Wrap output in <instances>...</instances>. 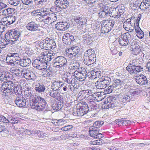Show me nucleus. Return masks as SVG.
I'll return each mask as SVG.
<instances>
[{
	"mask_svg": "<svg viewBox=\"0 0 150 150\" xmlns=\"http://www.w3.org/2000/svg\"><path fill=\"white\" fill-rule=\"evenodd\" d=\"M19 54L17 52L9 53L7 54L6 59L8 57H13V60L14 65H20L21 59L19 56Z\"/></svg>",
	"mask_w": 150,
	"mask_h": 150,
	"instance_id": "obj_19",
	"label": "nucleus"
},
{
	"mask_svg": "<svg viewBox=\"0 0 150 150\" xmlns=\"http://www.w3.org/2000/svg\"><path fill=\"white\" fill-rule=\"evenodd\" d=\"M63 106V103L61 102H59L58 103H55L52 106V108L53 110H60Z\"/></svg>",
	"mask_w": 150,
	"mask_h": 150,
	"instance_id": "obj_48",
	"label": "nucleus"
},
{
	"mask_svg": "<svg viewBox=\"0 0 150 150\" xmlns=\"http://www.w3.org/2000/svg\"><path fill=\"white\" fill-rule=\"evenodd\" d=\"M25 97L29 98L30 100L31 97L34 96L31 93V90L29 88L25 91Z\"/></svg>",
	"mask_w": 150,
	"mask_h": 150,
	"instance_id": "obj_55",
	"label": "nucleus"
},
{
	"mask_svg": "<svg viewBox=\"0 0 150 150\" xmlns=\"http://www.w3.org/2000/svg\"><path fill=\"white\" fill-rule=\"evenodd\" d=\"M48 38H46L45 39L42 40L39 44L40 48L42 49L49 50Z\"/></svg>",
	"mask_w": 150,
	"mask_h": 150,
	"instance_id": "obj_39",
	"label": "nucleus"
},
{
	"mask_svg": "<svg viewBox=\"0 0 150 150\" xmlns=\"http://www.w3.org/2000/svg\"><path fill=\"white\" fill-rule=\"evenodd\" d=\"M16 104L18 107H22L28 105V102L23 98L17 97L15 100Z\"/></svg>",
	"mask_w": 150,
	"mask_h": 150,
	"instance_id": "obj_23",
	"label": "nucleus"
},
{
	"mask_svg": "<svg viewBox=\"0 0 150 150\" xmlns=\"http://www.w3.org/2000/svg\"><path fill=\"white\" fill-rule=\"evenodd\" d=\"M34 130L31 131L30 130L28 129H23V135H30L32 134H34Z\"/></svg>",
	"mask_w": 150,
	"mask_h": 150,
	"instance_id": "obj_59",
	"label": "nucleus"
},
{
	"mask_svg": "<svg viewBox=\"0 0 150 150\" xmlns=\"http://www.w3.org/2000/svg\"><path fill=\"white\" fill-rule=\"evenodd\" d=\"M132 98L129 93H125L123 95L121 93L119 96L116 95L114 96H109L107 98V101H105L103 108L106 109H112L117 106L118 103L125 105L127 102H129Z\"/></svg>",
	"mask_w": 150,
	"mask_h": 150,
	"instance_id": "obj_1",
	"label": "nucleus"
},
{
	"mask_svg": "<svg viewBox=\"0 0 150 150\" xmlns=\"http://www.w3.org/2000/svg\"><path fill=\"white\" fill-rule=\"evenodd\" d=\"M94 100L91 99L90 100L87 101V102L92 109L96 110L98 108V105Z\"/></svg>",
	"mask_w": 150,
	"mask_h": 150,
	"instance_id": "obj_46",
	"label": "nucleus"
},
{
	"mask_svg": "<svg viewBox=\"0 0 150 150\" xmlns=\"http://www.w3.org/2000/svg\"><path fill=\"white\" fill-rule=\"evenodd\" d=\"M11 71L13 73L14 75H16V76H20V70L19 69L17 68L13 67L11 69Z\"/></svg>",
	"mask_w": 150,
	"mask_h": 150,
	"instance_id": "obj_51",
	"label": "nucleus"
},
{
	"mask_svg": "<svg viewBox=\"0 0 150 150\" xmlns=\"http://www.w3.org/2000/svg\"><path fill=\"white\" fill-rule=\"evenodd\" d=\"M48 44L49 45L48 48L49 50L51 49L52 50L54 49L56 47V43L54 41V39H52V38H48Z\"/></svg>",
	"mask_w": 150,
	"mask_h": 150,
	"instance_id": "obj_41",
	"label": "nucleus"
},
{
	"mask_svg": "<svg viewBox=\"0 0 150 150\" xmlns=\"http://www.w3.org/2000/svg\"><path fill=\"white\" fill-rule=\"evenodd\" d=\"M136 60L134 59L132 60V62L131 63H129L127 67H126L127 70V69H128V68H132V67H134V66H135L137 65V63H136Z\"/></svg>",
	"mask_w": 150,
	"mask_h": 150,
	"instance_id": "obj_60",
	"label": "nucleus"
},
{
	"mask_svg": "<svg viewBox=\"0 0 150 150\" xmlns=\"http://www.w3.org/2000/svg\"><path fill=\"white\" fill-rule=\"evenodd\" d=\"M122 84V81L119 79H116L113 80L112 82V84L110 85L112 86V88L115 90L120 88L121 85Z\"/></svg>",
	"mask_w": 150,
	"mask_h": 150,
	"instance_id": "obj_35",
	"label": "nucleus"
},
{
	"mask_svg": "<svg viewBox=\"0 0 150 150\" xmlns=\"http://www.w3.org/2000/svg\"><path fill=\"white\" fill-rule=\"evenodd\" d=\"M42 70L43 71V75L45 77H50L52 76V70L51 67H49L48 69L46 65V67Z\"/></svg>",
	"mask_w": 150,
	"mask_h": 150,
	"instance_id": "obj_38",
	"label": "nucleus"
},
{
	"mask_svg": "<svg viewBox=\"0 0 150 150\" xmlns=\"http://www.w3.org/2000/svg\"><path fill=\"white\" fill-rule=\"evenodd\" d=\"M80 66L79 63L77 61L73 62L71 64V68L73 69H76V70L79 68Z\"/></svg>",
	"mask_w": 150,
	"mask_h": 150,
	"instance_id": "obj_52",
	"label": "nucleus"
},
{
	"mask_svg": "<svg viewBox=\"0 0 150 150\" xmlns=\"http://www.w3.org/2000/svg\"><path fill=\"white\" fill-rule=\"evenodd\" d=\"M136 34L137 36L140 39H142L144 37V32L142 30L139 26L135 27Z\"/></svg>",
	"mask_w": 150,
	"mask_h": 150,
	"instance_id": "obj_42",
	"label": "nucleus"
},
{
	"mask_svg": "<svg viewBox=\"0 0 150 150\" xmlns=\"http://www.w3.org/2000/svg\"><path fill=\"white\" fill-rule=\"evenodd\" d=\"M104 122L103 121H98L95 122L93 125L92 127H95L96 128L98 127L99 128L103 124Z\"/></svg>",
	"mask_w": 150,
	"mask_h": 150,
	"instance_id": "obj_54",
	"label": "nucleus"
},
{
	"mask_svg": "<svg viewBox=\"0 0 150 150\" xmlns=\"http://www.w3.org/2000/svg\"><path fill=\"white\" fill-rule=\"evenodd\" d=\"M95 86L97 88L101 89L106 88V86L104 84L101 79L99 78L95 83Z\"/></svg>",
	"mask_w": 150,
	"mask_h": 150,
	"instance_id": "obj_43",
	"label": "nucleus"
},
{
	"mask_svg": "<svg viewBox=\"0 0 150 150\" xmlns=\"http://www.w3.org/2000/svg\"><path fill=\"white\" fill-rule=\"evenodd\" d=\"M54 3L56 6H52L50 8V11L52 12H61L69 6V2L67 0H55Z\"/></svg>",
	"mask_w": 150,
	"mask_h": 150,
	"instance_id": "obj_5",
	"label": "nucleus"
},
{
	"mask_svg": "<svg viewBox=\"0 0 150 150\" xmlns=\"http://www.w3.org/2000/svg\"><path fill=\"white\" fill-rule=\"evenodd\" d=\"M102 33H106L110 32L113 28L115 21L112 20H104L101 22Z\"/></svg>",
	"mask_w": 150,
	"mask_h": 150,
	"instance_id": "obj_7",
	"label": "nucleus"
},
{
	"mask_svg": "<svg viewBox=\"0 0 150 150\" xmlns=\"http://www.w3.org/2000/svg\"><path fill=\"white\" fill-rule=\"evenodd\" d=\"M47 86L43 83H39L35 86V89L37 92L40 93H43L46 91Z\"/></svg>",
	"mask_w": 150,
	"mask_h": 150,
	"instance_id": "obj_24",
	"label": "nucleus"
},
{
	"mask_svg": "<svg viewBox=\"0 0 150 150\" xmlns=\"http://www.w3.org/2000/svg\"><path fill=\"white\" fill-rule=\"evenodd\" d=\"M113 90H114V89L112 86L110 85L107 88L105 89L104 91L107 93H112Z\"/></svg>",
	"mask_w": 150,
	"mask_h": 150,
	"instance_id": "obj_64",
	"label": "nucleus"
},
{
	"mask_svg": "<svg viewBox=\"0 0 150 150\" xmlns=\"http://www.w3.org/2000/svg\"><path fill=\"white\" fill-rule=\"evenodd\" d=\"M80 49L77 46H72L71 48L67 49L65 51L66 55L70 59H74L78 57V53Z\"/></svg>",
	"mask_w": 150,
	"mask_h": 150,
	"instance_id": "obj_10",
	"label": "nucleus"
},
{
	"mask_svg": "<svg viewBox=\"0 0 150 150\" xmlns=\"http://www.w3.org/2000/svg\"><path fill=\"white\" fill-rule=\"evenodd\" d=\"M147 4V3L146 2L141 1L139 7L142 10H144L147 9L149 7V5H146Z\"/></svg>",
	"mask_w": 150,
	"mask_h": 150,
	"instance_id": "obj_56",
	"label": "nucleus"
},
{
	"mask_svg": "<svg viewBox=\"0 0 150 150\" xmlns=\"http://www.w3.org/2000/svg\"><path fill=\"white\" fill-rule=\"evenodd\" d=\"M83 38L84 41V42L87 44H88L89 41L91 39V37L90 35L87 34H85L83 36Z\"/></svg>",
	"mask_w": 150,
	"mask_h": 150,
	"instance_id": "obj_57",
	"label": "nucleus"
},
{
	"mask_svg": "<svg viewBox=\"0 0 150 150\" xmlns=\"http://www.w3.org/2000/svg\"><path fill=\"white\" fill-rule=\"evenodd\" d=\"M49 93L50 96L51 97L53 98H57L58 96L59 93L57 91L52 90V91H49Z\"/></svg>",
	"mask_w": 150,
	"mask_h": 150,
	"instance_id": "obj_53",
	"label": "nucleus"
},
{
	"mask_svg": "<svg viewBox=\"0 0 150 150\" xmlns=\"http://www.w3.org/2000/svg\"><path fill=\"white\" fill-rule=\"evenodd\" d=\"M53 13H45L44 23L50 24L56 21L57 19L56 14Z\"/></svg>",
	"mask_w": 150,
	"mask_h": 150,
	"instance_id": "obj_14",
	"label": "nucleus"
},
{
	"mask_svg": "<svg viewBox=\"0 0 150 150\" xmlns=\"http://www.w3.org/2000/svg\"><path fill=\"white\" fill-rule=\"evenodd\" d=\"M72 128L73 126L72 125H69L62 127L61 128V129L62 131H66L70 130Z\"/></svg>",
	"mask_w": 150,
	"mask_h": 150,
	"instance_id": "obj_63",
	"label": "nucleus"
},
{
	"mask_svg": "<svg viewBox=\"0 0 150 150\" xmlns=\"http://www.w3.org/2000/svg\"><path fill=\"white\" fill-rule=\"evenodd\" d=\"M108 15H110V14L108 12L104 11H101L99 13V17L101 18H104L107 16Z\"/></svg>",
	"mask_w": 150,
	"mask_h": 150,
	"instance_id": "obj_58",
	"label": "nucleus"
},
{
	"mask_svg": "<svg viewBox=\"0 0 150 150\" xmlns=\"http://www.w3.org/2000/svg\"><path fill=\"white\" fill-rule=\"evenodd\" d=\"M87 71L86 69L83 67H80L75 71L74 73V76L76 79L82 81L86 79V77Z\"/></svg>",
	"mask_w": 150,
	"mask_h": 150,
	"instance_id": "obj_8",
	"label": "nucleus"
},
{
	"mask_svg": "<svg viewBox=\"0 0 150 150\" xmlns=\"http://www.w3.org/2000/svg\"><path fill=\"white\" fill-rule=\"evenodd\" d=\"M75 40L74 36L69 33H67L64 34L62 38V41L67 45H71Z\"/></svg>",
	"mask_w": 150,
	"mask_h": 150,
	"instance_id": "obj_17",
	"label": "nucleus"
},
{
	"mask_svg": "<svg viewBox=\"0 0 150 150\" xmlns=\"http://www.w3.org/2000/svg\"><path fill=\"white\" fill-rule=\"evenodd\" d=\"M88 77L90 79H94L98 78L101 76V72L100 71L93 70L88 72L87 74Z\"/></svg>",
	"mask_w": 150,
	"mask_h": 150,
	"instance_id": "obj_26",
	"label": "nucleus"
},
{
	"mask_svg": "<svg viewBox=\"0 0 150 150\" xmlns=\"http://www.w3.org/2000/svg\"><path fill=\"white\" fill-rule=\"evenodd\" d=\"M101 80L104 83V84L107 86L108 85H109L111 82V79L109 77L107 76H102L101 78H100Z\"/></svg>",
	"mask_w": 150,
	"mask_h": 150,
	"instance_id": "obj_45",
	"label": "nucleus"
},
{
	"mask_svg": "<svg viewBox=\"0 0 150 150\" xmlns=\"http://www.w3.org/2000/svg\"><path fill=\"white\" fill-rule=\"evenodd\" d=\"M131 47L132 49V52L133 54L137 55L140 51V47L136 42H133L131 43Z\"/></svg>",
	"mask_w": 150,
	"mask_h": 150,
	"instance_id": "obj_29",
	"label": "nucleus"
},
{
	"mask_svg": "<svg viewBox=\"0 0 150 150\" xmlns=\"http://www.w3.org/2000/svg\"><path fill=\"white\" fill-rule=\"evenodd\" d=\"M104 93L103 92H93L92 99L97 101H101L104 98L103 95H104Z\"/></svg>",
	"mask_w": 150,
	"mask_h": 150,
	"instance_id": "obj_28",
	"label": "nucleus"
},
{
	"mask_svg": "<svg viewBox=\"0 0 150 150\" xmlns=\"http://www.w3.org/2000/svg\"><path fill=\"white\" fill-rule=\"evenodd\" d=\"M60 82L55 81L53 83L51 86L52 90L59 91L62 87L64 86V83L60 85Z\"/></svg>",
	"mask_w": 150,
	"mask_h": 150,
	"instance_id": "obj_37",
	"label": "nucleus"
},
{
	"mask_svg": "<svg viewBox=\"0 0 150 150\" xmlns=\"http://www.w3.org/2000/svg\"><path fill=\"white\" fill-rule=\"evenodd\" d=\"M86 53L88 57H89V59H90L92 62L93 64L96 60V57L95 53H94V51L91 50H87L85 53Z\"/></svg>",
	"mask_w": 150,
	"mask_h": 150,
	"instance_id": "obj_34",
	"label": "nucleus"
},
{
	"mask_svg": "<svg viewBox=\"0 0 150 150\" xmlns=\"http://www.w3.org/2000/svg\"><path fill=\"white\" fill-rule=\"evenodd\" d=\"M16 20L14 17L4 18L0 21V23L3 25L8 26L13 23Z\"/></svg>",
	"mask_w": 150,
	"mask_h": 150,
	"instance_id": "obj_20",
	"label": "nucleus"
},
{
	"mask_svg": "<svg viewBox=\"0 0 150 150\" xmlns=\"http://www.w3.org/2000/svg\"><path fill=\"white\" fill-rule=\"evenodd\" d=\"M73 112V114L75 116L80 117L85 116L89 111V107L86 103H84L82 105L76 107Z\"/></svg>",
	"mask_w": 150,
	"mask_h": 150,
	"instance_id": "obj_6",
	"label": "nucleus"
},
{
	"mask_svg": "<svg viewBox=\"0 0 150 150\" xmlns=\"http://www.w3.org/2000/svg\"><path fill=\"white\" fill-rule=\"evenodd\" d=\"M132 67L128 68V69H127L128 72L132 74H136L143 71V67L138 65Z\"/></svg>",
	"mask_w": 150,
	"mask_h": 150,
	"instance_id": "obj_27",
	"label": "nucleus"
},
{
	"mask_svg": "<svg viewBox=\"0 0 150 150\" xmlns=\"http://www.w3.org/2000/svg\"><path fill=\"white\" fill-rule=\"evenodd\" d=\"M72 19L77 24L82 25L85 24L86 20L84 18L81 16H73Z\"/></svg>",
	"mask_w": 150,
	"mask_h": 150,
	"instance_id": "obj_32",
	"label": "nucleus"
},
{
	"mask_svg": "<svg viewBox=\"0 0 150 150\" xmlns=\"http://www.w3.org/2000/svg\"><path fill=\"white\" fill-rule=\"evenodd\" d=\"M12 76V74L8 72L3 71L0 73V80L1 81L10 80V79H11Z\"/></svg>",
	"mask_w": 150,
	"mask_h": 150,
	"instance_id": "obj_25",
	"label": "nucleus"
},
{
	"mask_svg": "<svg viewBox=\"0 0 150 150\" xmlns=\"http://www.w3.org/2000/svg\"><path fill=\"white\" fill-rule=\"evenodd\" d=\"M53 67L57 68H60L65 66L67 64V60L63 56H58L53 60Z\"/></svg>",
	"mask_w": 150,
	"mask_h": 150,
	"instance_id": "obj_11",
	"label": "nucleus"
},
{
	"mask_svg": "<svg viewBox=\"0 0 150 150\" xmlns=\"http://www.w3.org/2000/svg\"><path fill=\"white\" fill-rule=\"evenodd\" d=\"M136 18L132 17L125 21L123 23V28L126 30L132 32L134 29Z\"/></svg>",
	"mask_w": 150,
	"mask_h": 150,
	"instance_id": "obj_9",
	"label": "nucleus"
},
{
	"mask_svg": "<svg viewBox=\"0 0 150 150\" xmlns=\"http://www.w3.org/2000/svg\"><path fill=\"white\" fill-rule=\"evenodd\" d=\"M51 53L45 52H42L40 54V59L43 62H45L47 65V62L51 60Z\"/></svg>",
	"mask_w": 150,
	"mask_h": 150,
	"instance_id": "obj_30",
	"label": "nucleus"
},
{
	"mask_svg": "<svg viewBox=\"0 0 150 150\" xmlns=\"http://www.w3.org/2000/svg\"><path fill=\"white\" fill-rule=\"evenodd\" d=\"M18 0H10L9 1V3L10 4L16 6L18 5L19 3V1Z\"/></svg>",
	"mask_w": 150,
	"mask_h": 150,
	"instance_id": "obj_62",
	"label": "nucleus"
},
{
	"mask_svg": "<svg viewBox=\"0 0 150 150\" xmlns=\"http://www.w3.org/2000/svg\"><path fill=\"white\" fill-rule=\"evenodd\" d=\"M120 14L118 13V11H117L116 8H115L112 10V11L110 13V16L115 18H119L121 16Z\"/></svg>",
	"mask_w": 150,
	"mask_h": 150,
	"instance_id": "obj_47",
	"label": "nucleus"
},
{
	"mask_svg": "<svg viewBox=\"0 0 150 150\" xmlns=\"http://www.w3.org/2000/svg\"><path fill=\"white\" fill-rule=\"evenodd\" d=\"M33 65L34 67L39 70H42L46 67L47 65L45 62H42L41 59H36L33 63Z\"/></svg>",
	"mask_w": 150,
	"mask_h": 150,
	"instance_id": "obj_18",
	"label": "nucleus"
},
{
	"mask_svg": "<svg viewBox=\"0 0 150 150\" xmlns=\"http://www.w3.org/2000/svg\"><path fill=\"white\" fill-rule=\"evenodd\" d=\"M38 27V25L33 21L29 22L26 25L27 29L29 30L32 31L37 30Z\"/></svg>",
	"mask_w": 150,
	"mask_h": 150,
	"instance_id": "obj_33",
	"label": "nucleus"
},
{
	"mask_svg": "<svg viewBox=\"0 0 150 150\" xmlns=\"http://www.w3.org/2000/svg\"><path fill=\"white\" fill-rule=\"evenodd\" d=\"M135 79L136 82L140 85L145 86L148 84L147 79L143 75L136 76Z\"/></svg>",
	"mask_w": 150,
	"mask_h": 150,
	"instance_id": "obj_21",
	"label": "nucleus"
},
{
	"mask_svg": "<svg viewBox=\"0 0 150 150\" xmlns=\"http://www.w3.org/2000/svg\"><path fill=\"white\" fill-rule=\"evenodd\" d=\"M99 129L98 127H92L90 128L89 134L90 135L96 139H100L102 137V134L99 133Z\"/></svg>",
	"mask_w": 150,
	"mask_h": 150,
	"instance_id": "obj_16",
	"label": "nucleus"
},
{
	"mask_svg": "<svg viewBox=\"0 0 150 150\" xmlns=\"http://www.w3.org/2000/svg\"><path fill=\"white\" fill-rule=\"evenodd\" d=\"M69 23L66 22H59L55 24V27L56 29L59 30L65 31L69 27Z\"/></svg>",
	"mask_w": 150,
	"mask_h": 150,
	"instance_id": "obj_22",
	"label": "nucleus"
},
{
	"mask_svg": "<svg viewBox=\"0 0 150 150\" xmlns=\"http://www.w3.org/2000/svg\"><path fill=\"white\" fill-rule=\"evenodd\" d=\"M21 75L28 80H34L36 79L34 73L32 71L23 70L21 71Z\"/></svg>",
	"mask_w": 150,
	"mask_h": 150,
	"instance_id": "obj_15",
	"label": "nucleus"
},
{
	"mask_svg": "<svg viewBox=\"0 0 150 150\" xmlns=\"http://www.w3.org/2000/svg\"><path fill=\"white\" fill-rule=\"evenodd\" d=\"M37 134L38 137H40L43 138L44 137L45 135L43 132L40 131L35 130L34 134Z\"/></svg>",
	"mask_w": 150,
	"mask_h": 150,
	"instance_id": "obj_61",
	"label": "nucleus"
},
{
	"mask_svg": "<svg viewBox=\"0 0 150 150\" xmlns=\"http://www.w3.org/2000/svg\"><path fill=\"white\" fill-rule=\"evenodd\" d=\"M30 105L31 108L39 111L44 110L47 105V103L43 98L40 96L34 95L30 100Z\"/></svg>",
	"mask_w": 150,
	"mask_h": 150,
	"instance_id": "obj_4",
	"label": "nucleus"
},
{
	"mask_svg": "<svg viewBox=\"0 0 150 150\" xmlns=\"http://www.w3.org/2000/svg\"><path fill=\"white\" fill-rule=\"evenodd\" d=\"M141 0H130L129 4L130 6L135 9L140 7Z\"/></svg>",
	"mask_w": 150,
	"mask_h": 150,
	"instance_id": "obj_36",
	"label": "nucleus"
},
{
	"mask_svg": "<svg viewBox=\"0 0 150 150\" xmlns=\"http://www.w3.org/2000/svg\"><path fill=\"white\" fill-rule=\"evenodd\" d=\"M31 62V60L28 58L26 59H21L20 65L23 67H25L30 64Z\"/></svg>",
	"mask_w": 150,
	"mask_h": 150,
	"instance_id": "obj_44",
	"label": "nucleus"
},
{
	"mask_svg": "<svg viewBox=\"0 0 150 150\" xmlns=\"http://www.w3.org/2000/svg\"><path fill=\"white\" fill-rule=\"evenodd\" d=\"M117 9L118 13L121 15L125 12V7L124 5L123 4H121L119 5L117 8Z\"/></svg>",
	"mask_w": 150,
	"mask_h": 150,
	"instance_id": "obj_50",
	"label": "nucleus"
},
{
	"mask_svg": "<svg viewBox=\"0 0 150 150\" xmlns=\"http://www.w3.org/2000/svg\"><path fill=\"white\" fill-rule=\"evenodd\" d=\"M3 95L9 96L15 94L20 95L22 92V88L20 85H16L12 81L3 82L0 88Z\"/></svg>",
	"mask_w": 150,
	"mask_h": 150,
	"instance_id": "obj_2",
	"label": "nucleus"
},
{
	"mask_svg": "<svg viewBox=\"0 0 150 150\" xmlns=\"http://www.w3.org/2000/svg\"><path fill=\"white\" fill-rule=\"evenodd\" d=\"M94 90L91 89H87L81 91L78 94L79 96H81L82 99H85L87 101L90 100L92 98Z\"/></svg>",
	"mask_w": 150,
	"mask_h": 150,
	"instance_id": "obj_13",
	"label": "nucleus"
},
{
	"mask_svg": "<svg viewBox=\"0 0 150 150\" xmlns=\"http://www.w3.org/2000/svg\"><path fill=\"white\" fill-rule=\"evenodd\" d=\"M62 79L64 82L69 84H74V83L75 82V79L72 78V75L70 73L67 74L63 76Z\"/></svg>",
	"mask_w": 150,
	"mask_h": 150,
	"instance_id": "obj_31",
	"label": "nucleus"
},
{
	"mask_svg": "<svg viewBox=\"0 0 150 150\" xmlns=\"http://www.w3.org/2000/svg\"><path fill=\"white\" fill-rule=\"evenodd\" d=\"M20 118L18 117H14L12 115H8V123L15 124L17 123L20 120Z\"/></svg>",
	"mask_w": 150,
	"mask_h": 150,
	"instance_id": "obj_40",
	"label": "nucleus"
},
{
	"mask_svg": "<svg viewBox=\"0 0 150 150\" xmlns=\"http://www.w3.org/2000/svg\"><path fill=\"white\" fill-rule=\"evenodd\" d=\"M84 63L87 65H91V64H93L92 62L90 59H89V57H88L87 55H86V53H85L84 55Z\"/></svg>",
	"mask_w": 150,
	"mask_h": 150,
	"instance_id": "obj_49",
	"label": "nucleus"
},
{
	"mask_svg": "<svg viewBox=\"0 0 150 150\" xmlns=\"http://www.w3.org/2000/svg\"><path fill=\"white\" fill-rule=\"evenodd\" d=\"M21 35L19 31L15 30H11V31L6 34V41L4 38H1L0 36V46L3 47V49L6 47L8 43L11 44H15L16 41H17Z\"/></svg>",
	"mask_w": 150,
	"mask_h": 150,
	"instance_id": "obj_3",
	"label": "nucleus"
},
{
	"mask_svg": "<svg viewBox=\"0 0 150 150\" xmlns=\"http://www.w3.org/2000/svg\"><path fill=\"white\" fill-rule=\"evenodd\" d=\"M131 35L128 32L122 34L119 37L118 42L120 46H126L128 43H130Z\"/></svg>",
	"mask_w": 150,
	"mask_h": 150,
	"instance_id": "obj_12",
	"label": "nucleus"
}]
</instances>
